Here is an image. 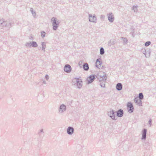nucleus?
Masks as SVG:
<instances>
[{
  "instance_id": "f257e3e1",
  "label": "nucleus",
  "mask_w": 156,
  "mask_h": 156,
  "mask_svg": "<svg viewBox=\"0 0 156 156\" xmlns=\"http://www.w3.org/2000/svg\"><path fill=\"white\" fill-rule=\"evenodd\" d=\"M51 21L53 22V28L54 30H55L58 27V24L56 23L55 19V18H52L51 19Z\"/></svg>"
},
{
  "instance_id": "f03ea898",
  "label": "nucleus",
  "mask_w": 156,
  "mask_h": 156,
  "mask_svg": "<svg viewBox=\"0 0 156 156\" xmlns=\"http://www.w3.org/2000/svg\"><path fill=\"white\" fill-rule=\"evenodd\" d=\"M64 70L67 73L70 72L71 70L70 66L69 65H66L64 67Z\"/></svg>"
},
{
  "instance_id": "7ed1b4c3",
  "label": "nucleus",
  "mask_w": 156,
  "mask_h": 156,
  "mask_svg": "<svg viewBox=\"0 0 156 156\" xmlns=\"http://www.w3.org/2000/svg\"><path fill=\"white\" fill-rule=\"evenodd\" d=\"M128 109L130 112H133V108L132 104L130 103H128L127 104Z\"/></svg>"
},
{
  "instance_id": "20e7f679",
  "label": "nucleus",
  "mask_w": 156,
  "mask_h": 156,
  "mask_svg": "<svg viewBox=\"0 0 156 156\" xmlns=\"http://www.w3.org/2000/svg\"><path fill=\"white\" fill-rule=\"evenodd\" d=\"M94 76L93 75H90L89 77H88L87 79V80L88 83H91L93 82L94 79Z\"/></svg>"
},
{
  "instance_id": "39448f33",
  "label": "nucleus",
  "mask_w": 156,
  "mask_h": 156,
  "mask_svg": "<svg viewBox=\"0 0 156 156\" xmlns=\"http://www.w3.org/2000/svg\"><path fill=\"white\" fill-rule=\"evenodd\" d=\"M96 66L98 68H100L101 66V63L100 59H97L96 62Z\"/></svg>"
},
{
  "instance_id": "423d86ee",
  "label": "nucleus",
  "mask_w": 156,
  "mask_h": 156,
  "mask_svg": "<svg viewBox=\"0 0 156 156\" xmlns=\"http://www.w3.org/2000/svg\"><path fill=\"white\" fill-rule=\"evenodd\" d=\"M96 20V17L94 16H89V20L91 22H94Z\"/></svg>"
},
{
  "instance_id": "0eeeda50",
  "label": "nucleus",
  "mask_w": 156,
  "mask_h": 156,
  "mask_svg": "<svg viewBox=\"0 0 156 156\" xmlns=\"http://www.w3.org/2000/svg\"><path fill=\"white\" fill-rule=\"evenodd\" d=\"M116 88L119 90H121L122 88V84L121 83H118L116 85Z\"/></svg>"
},
{
  "instance_id": "6e6552de",
  "label": "nucleus",
  "mask_w": 156,
  "mask_h": 156,
  "mask_svg": "<svg viewBox=\"0 0 156 156\" xmlns=\"http://www.w3.org/2000/svg\"><path fill=\"white\" fill-rule=\"evenodd\" d=\"M67 131L68 133L71 134L73 133V129L71 127H69L68 128Z\"/></svg>"
},
{
  "instance_id": "1a4fd4ad",
  "label": "nucleus",
  "mask_w": 156,
  "mask_h": 156,
  "mask_svg": "<svg viewBox=\"0 0 156 156\" xmlns=\"http://www.w3.org/2000/svg\"><path fill=\"white\" fill-rule=\"evenodd\" d=\"M123 114V111L121 110H119L117 113V115L119 117H121Z\"/></svg>"
},
{
  "instance_id": "9d476101",
  "label": "nucleus",
  "mask_w": 156,
  "mask_h": 156,
  "mask_svg": "<svg viewBox=\"0 0 156 156\" xmlns=\"http://www.w3.org/2000/svg\"><path fill=\"white\" fill-rule=\"evenodd\" d=\"M82 81L81 79H79L77 81V85L79 88L80 87L82 86Z\"/></svg>"
},
{
  "instance_id": "9b49d317",
  "label": "nucleus",
  "mask_w": 156,
  "mask_h": 156,
  "mask_svg": "<svg viewBox=\"0 0 156 156\" xmlns=\"http://www.w3.org/2000/svg\"><path fill=\"white\" fill-rule=\"evenodd\" d=\"M108 19L111 22H112L114 20V18L113 17V15L112 14H109L108 16Z\"/></svg>"
},
{
  "instance_id": "f8f14e48",
  "label": "nucleus",
  "mask_w": 156,
  "mask_h": 156,
  "mask_svg": "<svg viewBox=\"0 0 156 156\" xmlns=\"http://www.w3.org/2000/svg\"><path fill=\"white\" fill-rule=\"evenodd\" d=\"M83 68L85 70H87L89 69V66L87 64L85 63L83 65Z\"/></svg>"
},
{
  "instance_id": "ddd939ff",
  "label": "nucleus",
  "mask_w": 156,
  "mask_h": 156,
  "mask_svg": "<svg viewBox=\"0 0 156 156\" xmlns=\"http://www.w3.org/2000/svg\"><path fill=\"white\" fill-rule=\"evenodd\" d=\"M146 130L144 129L143 133L142 139H145L146 137Z\"/></svg>"
},
{
  "instance_id": "4468645a",
  "label": "nucleus",
  "mask_w": 156,
  "mask_h": 156,
  "mask_svg": "<svg viewBox=\"0 0 156 156\" xmlns=\"http://www.w3.org/2000/svg\"><path fill=\"white\" fill-rule=\"evenodd\" d=\"M66 108L65 106L64 105H62L60 106V110H61L62 111H63V110H65Z\"/></svg>"
},
{
  "instance_id": "2eb2a0df",
  "label": "nucleus",
  "mask_w": 156,
  "mask_h": 156,
  "mask_svg": "<svg viewBox=\"0 0 156 156\" xmlns=\"http://www.w3.org/2000/svg\"><path fill=\"white\" fill-rule=\"evenodd\" d=\"M134 101L136 103H137L138 102H141V101L140 100L138 99V98H135L134 99Z\"/></svg>"
},
{
  "instance_id": "dca6fc26",
  "label": "nucleus",
  "mask_w": 156,
  "mask_h": 156,
  "mask_svg": "<svg viewBox=\"0 0 156 156\" xmlns=\"http://www.w3.org/2000/svg\"><path fill=\"white\" fill-rule=\"evenodd\" d=\"M104 53V50L103 48H101L100 49V54H103Z\"/></svg>"
},
{
  "instance_id": "f3484780",
  "label": "nucleus",
  "mask_w": 156,
  "mask_h": 156,
  "mask_svg": "<svg viewBox=\"0 0 156 156\" xmlns=\"http://www.w3.org/2000/svg\"><path fill=\"white\" fill-rule=\"evenodd\" d=\"M139 97L140 99H143L144 98V96L142 93H140L139 94Z\"/></svg>"
},
{
  "instance_id": "a211bd4d",
  "label": "nucleus",
  "mask_w": 156,
  "mask_h": 156,
  "mask_svg": "<svg viewBox=\"0 0 156 156\" xmlns=\"http://www.w3.org/2000/svg\"><path fill=\"white\" fill-rule=\"evenodd\" d=\"M32 44V46L34 47H36L37 46V44L36 42H33Z\"/></svg>"
},
{
  "instance_id": "6ab92c4d",
  "label": "nucleus",
  "mask_w": 156,
  "mask_h": 156,
  "mask_svg": "<svg viewBox=\"0 0 156 156\" xmlns=\"http://www.w3.org/2000/svg\"><path fill=\"white\" fill-rule=\"evenodd\" d=\"M150 44H151L150 42V41L147 42L145 43V45L146 46H149V45H150Z\"/></svg>"
},
{
  "instance_id": "aec40b11",
  "label": "nucleus",
  "mask_w": 156,
  "mask_h": 156,
  "mask_svg": "<svg viewBox=\"0 0 156 156\" xmlns=\"http://www.w3.org/2000/svg\"><path fill=\"white\" fill-rule=\"evenodd\" d=\"M45 32H42L41 33V36L43 37H44L45 36Z\"/></svg>"
},
{
  "instance_id": "412c9836",
  "label": "nucleus",
  "mask_w": 156,
  "mask_h": 156,
  "mask_svg": "<svg viewBox=\"0 0 156 156\" xmlns=\"http://www.w3.org/2000/svg\"><path fill=\"white\" fill-rule=\"evenodd\" d=\"M44 43H43L42 44V45H43V46L44 45Z\"/></svg>"
}]
</instances>
